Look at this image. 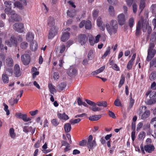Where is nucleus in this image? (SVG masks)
I'll list each match as a JSON object with an SVG mask.
<instances>
[{"instance_id":"obj_29","label":"nucleus","mask_w":156,"mask_h":156,"mask_svg":"<svg viewBox=\"0 0 156 156\" xmlns=\"http://www.w3.org/2000/svg\"><path fill=\"white\" fill-rule=\"evenodd\" d=\"M2 79L4 83H7L9 82V77L6 74H3L2 76Z\"/></svg>"},{"instance_id":"obj_52","label":"nucleus","mask_w":156,"mask_h":156,"mask_svg":"<svg viewBox=\"0 0 156 156\" xmlns=\"http://www.w3.org/2000/svg\"><path fill=\"white\" fill-rule=\"evenodd\" d=\"M87 140H83L79 142V145L81 146H83L87 144Z\"/></svg>"},{"instance_id":"obj_63","label":"nucleus","mask_w":156,"mask_h":156,"mask_svg":"<svg viewBox=\"0 0 156 156\" xmlns=\"http://www.w3.org/2000/svg\"><path fill=\"white\" fill-rule=\"evenodd\" d=\"M115 146L114 145L110 148L109 150V153L110 154H113V152L115 148Z\"/></svg>"},{"instance_id":"obj_59","label":"nucleus","mask_w":156,"mask_h":156,"mask_svg":"<svg viewBox=\"0 0 156 156\" xmlns=\"http://www.w3.org/2000/svg\"><path fill=\"white\" fill-rule=\"evenodd\" d=\"M5 49L7 50V47L6 46L5 47L4 45L2 43L0 45V51H3Z\"/></svg>"},{"instance_id":"obj_14","label":"nucleus","mask_w":156,"mask_h":156,"mask_svg":"<svg viewBox=\"0 0 156 156\" xmlns=\"http://www.w3.org/2000/svg\"><path fill=\"white\" fill-rule=\"evenodd\" d=\"M16 116L20 119H22L24 122H27L30 121L31 119L27 117V115L26 114H22L20 113H17L16 114Z\"/></svg>"},{"instance_id":"obj_55","label":"nucleus","mask_w":156,"mask_h":156,"mask_svg":"<svg viewBox=\"0 0 156 156\" xmlns=\"http://www.w3.org/2000/svg\"><path fill=\"white\" fill-rule=\"evenodd\" d=\"M108 115H109V116L110 117H112L113 119L116 118V117L115 116L114 113L112 112L110 110H108Z\"/></svg>"},{"instance_id":"obj_46","label":"nucleus","mask_w":156,"mask_h":156,"mask_svg":"<svg viewBox=\"0 0 156 156\" xmlns=\"http://www.w3.org/2000/svg\"><path fill=\"white\" fill-rule=\"evenodd\" d=\"M97 23L98 26L99 27H101V26L104 24L103 22L101 21V18L100 17H98L97 19Z\"/></svg>"},{"instance_id":"obj_41","label":"nucleus","mask_w":156,"mask_h":156,"mask_svg":"<svg viewBox=\"0 0 156 156\" xmlns=\"http://www.w3.org/2000/svg\"><path fill=\"white\" fill-rule=\"evenodd\" d=\"M133 64V62L129 60L127 65V68L128 70L131 69L132 68Z\"/></svg>"},{"instance_id":"obj_38","label":"nucleus","mask_w":156,"mask_h":156,"mask_svg":"<svg viewBox=\"0 0 156 156\" xmlns=\"http://www.w3.org/2000/svg\"><path fill=\"white\" fill-rule=\"evenodd\" d=\"M87 57L89 60H92L94 58V54L93 51L90 50L89 51Z\"/></svg>"},{"instance_id":"obj_62","label":"nucleus","mask_w":156,"mask_h":156,"mask_svg":"<svg viewBox=\"0 0 156 156\" xmlns=\"http://www.w3.org/2000/svg\"><path fill=\"white\" fill-rule=\"evenodd\" d=\"M69 144L66 141L62 140L61 141V146H66V147L67 146H69Z\"/></svg>"},{"instance_id":"obj_26","label":"nucleus","mask_w":156,"mask_h":156,"mask_svg":"<svg viewBox=\"0 0 156 156\" xmlns=\"http://www.w3.org/2000/svg\"><path fill=\"white\" fill-rule=\"evenodd\" d=\"M150 112L147 110L145 112L141 115V119H144L147 118L150 115Z\"/></svg>"},{"instance_id":"obj_2","label":"nucleus","mask_w":156,"mask_h":156,"mask_svg":"<svg viewBox=\"0 0 156 156\" xmlns=\"http://www.w3.org/2000/svg\"><path fill=\"white\" fill-rule=\"evenodd\" d=\"M85 101L87 104L92 106L90 107L89 108L94 112L99 111L101 110V108L97 107L96 105L100 107L103 106L104 107H106L107 106V103L105 101H98L96 103L88 99H86Z\"/></svg>"},{"instance_id":"obj_16","label":"nucleus","mask_w":156,"mask_h":156,"mask_svg":"<svg viewBox=\"0 0 156 156\" xmlns=\"http://www.w3.org/2000/svg\"><path fill=\"white\" fill-rule=\"evenodd\" d=\"M145 151L148 153H151L155 150V147L153 144L146 145L144 146Z\"/></svg>"},{"instance_id":"obj_44","label":"nucleus","mask_w":156,"mask_h":156,"mask_svg":"<svg viewBox=\"0 0 156 156\" xmlns=\"http://www.w3.org/2000/svg\"><path fill=\"white\" fill-rule=\"evenodd\" d=\"M32 128L31 126L28 127L27 126H24L23 127V131L24 132L27 133L30 130H31Z\"/></svg>"},{"instance_id":"obj_54","label":"nucleus","mask_w":156,"mask_h":156,"mask_svg":"<svg viewBox=\"0 0 156 156\" xmlns=\"http://www.w3.org/2000/svg\"><path fill=\"white\" fill-rule=\"evenodd\" d=\"M114 105L116 106H121V103L119 99H116L114 102Z\"/></svg>"},{"instance_id":"obj_27","label":"nucleus","mask_w":156,"mask_h":156,"mask_svg":"<svg viewBox=\"0 0 156 156\" xmlns=\"http://www.w3.org/2000/svg\"><path fill=\"white\" fill-rule=\"evenodd\" d=\"M9 133L10 136L12 139H15L16 137V134L15 133V130L13 128H11L9 130Z\"/></svg>"},{"instance_id":"obj_12","label":"nucleus","mask_w":156,"mask_h":156,"mask_svg":"<svg viewBox=\"0 0 156 156\" xmlns=\"http://www.w3.org/2000/svg\"><path fill=\"white\" fill-rule=\"evenodd\" d=\"M14 73L15 76L18 77L21 75V72L20 70V66L18 64H16L14 67L13 69Z\"/></svg>"},{"instance_id":"obj_24","label":"nucleus","mask_w":156,"mask_h":156,"mask_svg":"<svg viewBox=\"0 0 156 156\" xmlns=\"http://www.w3.org/2000/svg\"><path fill=\"white\" fill-rule=\"evenodd\" d=\"M66 86L65 83H62L57 86V89L58 91L61 92L65 89Z\"/></svg>"},{"instance_id":"obj_10","label":"nucleus","mask_w":156,"mask_h":156,"mask_svg":"<svg viewBox=\"0 0 156 156\" xmlns=\"http://www.w3.org/2000/svg\"><path fill=\"white\" fill-rule=\"evenodd\" d=\"M23 27L24 25L21 23H15L13 26L14 29L16 31L20 33L23 32Z\"/></svg>"},{"instance_id":"obj_35","label":"nucleus","mask_w":156,"mask_h":156,"mask_svg":"<svg viewBox=\"0 0 156 156\" xmlns=\"http://www.w3.org/2000/svg\"><path fill=\"white\" fill-rule=\"evenodd\" d=\"M145 1L146 0H140V10H143L145 6Z\"/></svg>"},{"instance_id":"obj_37","label":"nucleus","mask_w":156,"mask_h":156,"mask_svg":"<svg viewBox=\"0 0 156 156\" xmlns=\"http://www.w3.org/2000/svg\"><path fill=\"white\" fill-rule=\"evenodd\" d=\"M154 66L155 67H156V57L153 58L150 62V68Z\"/></svg>"},{"instance_id":"obj_56","label":"nucleus","mask_w":156,"mask_h":156,"mask_svg":"<svg viewBox=\"0 0 156 156\" xmlns=\"http://www.w3.org/2000/svg\"><path fill=\"white\" fill-rule=\"evenodd\" d=\"M156 40V32H154L152 35L150 39V41H152V42Z\"/></svg>"},{"instance_id":"obj_20","label":"nucleus","mask_w":156,"mask_h":156,"mask_svg":"<svg viewBox=\"0 0 156 156\" xmlns=\"http://www.w3.org/2000/svg\"><path fill=\"white\" fill-rule=\"evenodd\" d=\"M6 63L7 66L12 67L13 65V61L12 59L10 57H8L6 59Z\"/></svg>"},{"instance_id":"obj_40","label":"nucleus","mask_w":156,"mask_h":156,"mask_svg":"<svg viewBox=\"0 0 156 156\" xmlns=\"http://www.w3.org/2000/svg\"><path fill=\"white\" fill-rule=\"evenodd\" d=\"M4 4L9 10L11 9V2L9 1H6L4 2Z\"/></svg>"},{"instance_id":"obj_3","label":"nucleus","mask_w":156,"mask_h":156,"mask_svg":"<svg viewBox=\"0 0 156 156\" xmlns=\"http://www.w3.org/2000/svg\"><path fill=\"white\" fill-rule=\"evenodd\" d=\"M110 26L108 23H107L105 27L108 32L112 35L113 33L115 34L117 31L118 24L116 20H112L110 22Z\"/></svg>"},{"instance_id":"obj_49","label":"nucleus","mask_w":156,"mask_h":156,"mask_svg":"<svg viewBox=\"0 0 156 156\" xmlns=\"http://www.w3.org/2000/svg\"><path fill=\"white\" fill-rule=\"evenodd\" d=\"M64 1L65 3H67L69 4V5L72 7H73L74 8H76V6L74 5V3L73 2L70 0L68 1V0H64Z\"/></svg>"},{"instance_id":"obj_45","label":"nucleus","mask_w":156,"mask_h":156,"mask_svg":"<svg viewBox=\"0 0 156 156\" xmlns=\"http://www.w3.org/2000/svg\"><path fill=\"white\" fill-rule=\"evenodd\" d=\"M134 19L133 17L130 18L129 20V25L130 28H132L133 25Z\"/></svg>"},{"instance_id":"obj_22","label":"nucleus","mask_w":156,"mask_h":156,"mask_svg":"<svg viewBox=\"0 0 156 156\" xmlns=\"http://www.w3.org/2000/svg\"><path fill=\"white\" fill-rule=\"evenodd\" d=\"M30 47L31 49L33 51H35L38 47L37 42L35 41H32L30 42Z\"/></svg>"},{"instance_id":"obj_11","label":"nucleus","mask_w":156,"mask_h":156,"mask_svg":"<svg viewBox=\"0 0 156 156\" xmlns=\"http://www.w3.org/2000/svg\"><path fill=\"white\" fill-rule=\"evenodd\" d=\"M77 41L82 45H84L87 40V37L85 34L79 35L77 37Z\"/></svg>"},{"instance_id":"obj_5","label":"nucleus","mask_w":156,"mask_h":156,"mask_svg":"<svg viewBox=\"0 0 156 156\" xmlns=\"http://www.w3.org/2000/svg\"><path fill=\"white\" fill-rule=\"evenodd\" d=\"M154 46L153 42L150 43L148 50L147 55V62L150 61L156 54V50L155 49H154Z\"/></svg>"},{"instance_id":"obj_8","label":"nucleus","mask_w":156,"mask_h":156,"mask_svg":"<svg viewBox=\"0 0 156 156\" xmlns=\"http://www.w3.org/2000/svg\"><path fill=\"white\" fill-rule=\"evenodd\" d=\"M58 29V28L56 27L51 28L48 35V38L50 39H52L57 34Z\"/></svg>"},{"instance_id":"obj_39","label":"nucleus","mask_w":156,"mask_h":156,"mask_svg":"<svg viewBox=\"0 0 156 156\" xmlns=\"http://www.w3.org/2000/svg\"><path fill=\"white\" fill-rule=\"evenodd\" d=\"M73 10H68L67 12V14L68 16L69 17H73L75 15V11L73 12Z\"/></svg>"},{"instance_id":"obj_4","label":"nucleus","mask_w":156,"mask_h":156,"mask_svg":"<svg viewBox=\"0 0 156 156\" xmlns=\"http://www.w3.org/2000/svg\"><path fill=\"white\" fill-rule=\"evenodd\" d=\"M17 39H19L21 41L22 38V37L19 36L16 37L14 35H12L9 39L5 41V43L9 47H11L13 46L16 47L18 44Z\"/></svg>"},{"instance_id":"obj_42","label":"nucleus","mask_w":156,"mask_h":156,"mask_svg":"<svg viewBox=\"0 0 156 156\" xmlns=\"http://www.w3.org/2000/svg\"><path fill=\"white\" fill-rule=\"evenodd\" d=\"M81 121V119L80 118H78L75 119H72L70 120V122L71 124L74 125L75 124L78 123Z\"/></svg>"},{"instance_id":"obj_58","label":"nucleus","mask_w":156,"mask_h":156,"mask_svg":"<svg viewBox=\"0 0 156 156\" xmlns=\"http://www.w3.org/2000/svg\"><path fill=\"white\" fill-rule=\"evenodd\" d=\"M112 69L116 71H119V68L116 64H113L112 66Z\"/></svg>"},{"instance_id":"obj_61","label":"nucleus","mask_w":156,"mask_h":156,"mask_svg":"<svg viewBox=\"0 0 156 156\" xmlns=\"http://www.w3.org/2000/svg\"><path fill=\"white\" fill-rule=\"evenodd\" d=\"M74 41L72 40H69L66 43V47H69L70 45L73 43Z\"/></svg>"},{"instance_id":"obj_1","label":"nucleus","mask_w":156,"mask_h":156,"mask_svg":"<svg viewBox=\"0 0 156 156\" xmlns=\"http://www.w3.org/2000/svg\"><path fill=\"white\" fill-rule=\"evenodd\" d=\"M147 19V17L144 19L143 16L140 17V20L138 21L136 27L135 33L136 36H138L139 35L141 26L143 31L144 32H146L147 29L148 34L149 35L151 34L152 31V29L151 27L149 25Z\"/></svg>"},{"instance_id":"obj_50","label":"nucleus","mask_w":156,"mask_h":156,"mask_svg":"<svg viewBox=\"0 0 156 156\" xmlns=\"http://www.w3.org/2000/svg\"><path fill=\"white\" fill-rule=\"evenodd\" d=\"M28 45V43L27 42L24 41L21 43L20 46L22 49H25L27 48Z\"/></svg>"},{"instance_id":"obj_36","label":"nucleus","mask_w":156,"mask_h":156,"mask_svg":"<svg viewBox=\"0 0 156 156\" xmlns=\"http://www.w3.org/2000/svg\"><path fill=\"white\" fill-rule=\"evenodd\" d=\"M111 50L110 47L108 46L107 48V49L104 53L103 55H102L101 58L102 59L105 58L106 56L109 53L110 51Z\"/></svg>"},{"instance_id":"obj_23","label":"nucleus","mask_w":156,"mask_h":156,"mask_svg":"<svg viewBox=\"0 0 156 156\" xmlns=\"http://www.w3.org/2000/svg\"><path fill=\"white\" fill-rule=\"evenodd\" d=\"M101 117V115H94L90 116L89 117V119L91 121H96L100 119Z\"/></svg>"},{"instance_id":"obj_43","label":"nucleus","mask_w":156,"mask_h":156,"mask_svg":"<svg viewBox=\"0 0 156 156\" xmlns=\"http://www.w3.org/2000/svg\"><path fill=\"white\" fill-rule=\"evenodd\" d=\"M149 97L153 100H156V92H153L150 94Z\"/></svg>"},{"instance_id":"obj_34","label":"nucleus","mask_w":156,"mask_h":156,"mask_svg":"<svg viewBox=\"0 0 156 156\" xmlns=\"http://www.w3.org/2000/svg\"><path fill=\"white\" fill-rule=\"evenodd\" d=\"M149 79L151 81L155 80L156 79V71H154L151 73Z\"/></svg>"},{"instance_id":"obj_47","label":"nucleus","mask_w":156,"mask_h":156,"mask_svg":"<svg viewBox=\"0 0 156 156\" xmlns=\"http://www.w3.org/2000/svg\"><path fill=\"white\" fill-rule=\"evenodd\" d=\"M66 50V46L65 44H62L60 46L59 53L62 54Z\"/></svg>"},{"instance_id":"obj_32","label":"nucleus","mask_w":156,"mask_h":156,"mask_svg":"<svg viewBox=\"0 0 156 156\" xmlns=\"http://www.w3.org/2000/svg\"><path fill=\"white\" fill-rule=\"evenodd\" d=\"M51 122L52 125L55 126H57L59 124V121L56 118L52 119Z\"/></svg>"},{"instance_id":"obj_33","label":"nucleus","mask_w":156,"mask_h":156,"mask_svg":"<svg viewBox=\"0 0 156 156\" xmlns=\"http://www.w3.org/2000/svg\"><path fill=\"white\" fill-rule=\"evenodd\" d=\"M85 27L87 30H90L91 27V22L89 20H87L85 23Z\"/></svg>"},{"instance_id":"obj_57","label":"nucleus","mask_w":156,"mask_h":156,"mask_svg":"<svg viewBox=\"0 0 156 156\" xmlns=\"http://www.w3.org/2000/svg\"><path fill=\"white\" fill-rule=\"evenodd\" d=\"M145 136V133L144 132H140L139 135V138L140 139L144 138Z\"/></svg>"},{"instance_id":"obj_18","label":"nucleus","mask_w":156,"mask_h":156,"mask_svg":"<svg viewBox=\"0 0 156 156\" xmlns=\"http://www.w3.org/2000/svg\"><path fill=\"white\" fill-rule=\"evenodd\" d=\"M34 37V35L31 32H28L26 35V40L28 42H31L33 41Z\"/></svg>"},{"instance_id":"obj_53","label":"nucleus","mask_w":156,"mask_h":156,"mask_svg":"<svg viewBox=\"0 0 156 156\" xmlns=\"http://www.w3.org/2000/svg\"><path fill=\"white\" fill-rule=\"evenodd\" d=\"M134 99L129 100V108L130 109L133 107L134 103Z\"/></svg>"},{"instance_id":"obj_48","label":"nucleus","mask_w":156,"mask_h":156,"mask_svg":"<svg viewBox=\"0 0 156 156\" xmlns=\"http://www.w3.org/2000/svg\"><path fill=\"white\" fill-rule=\"evenodd\" d=\"M156 102V100H153L151 98L149 100H148L147 101H145L146 103L148 105H151L152 104H154Z\"/></svg>"},{"instance_id":"obj_51","label":"nucleus","mask_w":156,"mask_h":156,"mask_svg":"<svg viewBox=\"0 0 156 156\" xmlns=\"http://www.w3.org/2000/svg\"><path fill=\"white\" fill-rule=\"evenodd\" d=\"M89 42L90 45H93L95 43L94 38L92 37H90L89 38Z\"/></svg>"},{"instance_id":"obj_25","label":"nucleus","mask_w":156,"mask_h":156,"mask_svg":"<svg viewBox=\"0 0 156 156\" xmlns=\"http://www.w3.org/2000/svg\"><path fill=\"white\" fill-rule=\"evenodd\" d=\"M64 129L66 133H68L70 131L71 129V125L69 123H66L64 125Z\"/></svg>"},{"instance_id":"obj_7","label":"nucleus","mask_w":156,"mask_h":156,"mask_svg":"<svg viewBox=\"0 0 156 156\" xmlns=\"http://www.w3.org/2000/svg\"><path fill=\"white\" fill-rule=\"evenodd\" d=\"M93 137L92 135H90L87 138V146L89 149V151L90 149H93L97 146V143L95 139L93 140Z\"/></svg>"},{"instance_id":"obj_60","label":"nucleus","mask_w":156,"mask_h":156,"mask_svg":"<svg viewBox=\"0 0 156 156\" xmlns=\"http://www.w3.org/2000/svg\"><path fill=\"white\" fill-rule=\"evenodd\" d=\"M53 78L55 80H57L59 78L58 73L57 72H55L53 76Z\"/></svg>"},{"instance_id":"obj_13","label":"nucleus","mask_w":156,"mask_h":156,"mask_svg":"<svg viewBox=\"0 0 156 156\" xmlns=\"http://www.w3.org/2000/svg\"><path fill=\"white\" fill-rule=\"evenodd\" d=\"M126 19L124 14L122 13L118 16V21L119 24L121 26L124 25L126 22Z\"/></svg>"},{"instance_id":"obj_28","label":"nucleus","mask_w":156,"mask_h":156,"mask_svg":"<svg viewBox=\"0 0 156 156\" xmlns=\"http://www.w3.org/2000/svg\"><path fill=\"white\" fill-rule=\"evenodd\" d=\"M16 7H17L19 9H23V6L22 4L20 2L16 1L14 3L13 8H14Z\"/></svg>"},{"instance_id":"obj_15","label":"nucleus","mask_w":156,"mask_h":156,"mask_svg":"<svg viewBox=\"0 0 156 156\" xmlns=\"http://www.w3.org/2000/svg\"><path fill=\"white\" fill-rule=\"evenodd\" d=\"M77 70L73 67H70L67 71V74L70 77H72L76 75Z\"/></svg>"},{"instance_id":"obj_31","label":"nucleus","mask_w":156,"mask_h":156,"mask_svg":"<svg viewBox=\"0 0 156 156\" xmlns=\"http://www.w3.org/2000/svg\"><path fill=\"white\" fill-rule=\"evenodd\" d=\"M48 87L51 94H54V92H56V90L55 88L52 86L51 83L48 84Z\"/></svg>"},{"instance_id":"obj_6","label":"nucleus","mask_w":156,"mask_h":156,"mask_svg":"<svg viewBox=\"0 0 156 156\" xmlns=\"http://www.w3.org/2000/svg\"><path fill=\"white\" fill-rule=\"evenodd\" d=\"M5 13L9 15H11V18L12 21L16 22L21 21V17L17 14L14 13L13 10H5Z\"/></svg>"},{"instance_id":"obj_64","label":"nucleus","mask_w":156,"mask_h":156,"mask_svg":"<svg viewBox=\"0 0 156 156\" xmlns=\"http://www.w3.org/2000/svg\"><path fill=\"white\" fill-rule=\"evenodd\" d=\"M134 0H126L128 6H130L132 5Z\"/></svg>"},{"instance_id":"obj_17","label":"nucleus","mask_w":156,"mask_h":156,"mask_svg":"<svg viewBox=\"0 0 156 156\" xmlns=\"http://www.w3.org/2000/svg\"><path fill=\"white\" fill-rule=\"evenodd\" d=\"M70 34L68 32H64L62 34L61 38V41L65 42L69 37Z\"/></svg>"},{"instance_id":"obj_30","label":"nucleus","mask_w":156,"mask_h":156,"mask_svg":"<svg viewBox=\"0 0 156 156\" xmlns=\"http://www.w3.org/2000/svg\"><path fill=\"white\" fill-rule=\"evenodd\" d=\"M125 80V76L122 74L121 76V79L120 80L118 87L120 88L123 84Z\"/></svg>"},{"instance_id":"obj_9","label":"nucleus","mask_w":156,"mask_h":156,"mask_svg":"<svg viewBox=\"0 0 156 156\" xmlns=\"http://www.w3.org/2000/svg\"><path fill=\"white\" fill-rule=\"evenodd\" d=\"M21 60L24 65H28L30 61V57L28 54H25L21 56Z\"/></svg>"},{"instance_id":"obj_21","label":"nucleus","mask_w":156,"mask_h":156,"mask_svg":"<svg viewBox=\"0 0 156 156\" xmlns=\"http://www.w3.org/2000/svg\"><path fill=\"white\" fill-rule=\"evenodd\" d=\"M48 25L49 27H53L55 24V19L52 17L50 16L48 20Z\"/></svg>"},{"instance_id":"obj_19","label":"nucleus","mask_w":156,"mask_h":156,"mask_svg":"<svg viewBox=\"0 0 156 156\" xmlns=\"http://www.w3.org/2000/svg\"><path fill=\"white\" fill-rule=\"evenodd\" d=\"M57 116L58 118L60 120H67L69 119V116L65 113L63 114L58 113L57 114Z\"/></svg>"}]
</instances>
